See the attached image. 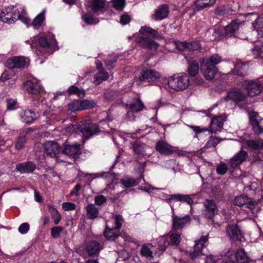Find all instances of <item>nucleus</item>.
<instances>
[{
	"label": "nucleus",
	"mask_w": 263,
	"mask_h": 263,
	"mask_svg": "<svg viewBox=\"0 0 263 263\" xmlns=\"http://www.w3.org/2000/svg\"><path fill=\"white\" fill-rule=\"evenodd\" d=\"M140 35L137 37V41L140 46L147 50H156L158 44L154 41L155 38L158 36L157 31L152 28L146 26L140 29Z\"/></svg>",
	"instance_id": "1"
},
{
	"label": "nucleus",
	"mask_w": 263,
	"mask_h": 263,
	"mask_svg": "<svg viewBox=\"0 0 263 263\" xmlns=\"http://www.w3.org/2000/svg\"><path fill=\"white\" fill-rule=\"evenodd\" d=\"M67 131L80 133L85 140L89 139L100 132L98 124L92 123L90 120L82 121L77 124H71L67 127Z\"/></svg>",
	"instance_id": "2"
},
{
	"label": "nucleus",
	"mask_w": 263,
	"mask_h": 263,
	"mask_svg": "<svg viewBox=\"0 0 263 263\" xmlns=\"http://www.w3.org/2000/svg\"><path fill=\"white\" fill-rule=\"evenodd\" d=\"M190 79L187 74L182 73L174 74L170 77L167 81L168 86L176 91H182L190 85Z\"/></svg>",
	"instance_id": "3"
},
{
	"label": "nucleus",
	"mask_w": 263,
	"mask_h": 263,
	"mask_svg": "<svg viewBox=\"0 0 263 263\" xmlns=\"http://www.w3.org/2000/svg\"><path fill=\"white\" fill-rule=\"evenodd\" d=\"M123 219L121 215H117L115 217V226L109 227L108 224L106 225V228L104 232L105 237L110 240H114L119 236L120 230L122 227Z\"/></svg>",
	"instance_id": "4"
},
{
	"label": "nucleus",
	"mask_w": 263,
	"mask_h": 263,
	"mask_svg": "<svg viewBox=\"0 0 263 263\" xmlns=\"http://www.w3.org/2000/svg\"><path fill=\"white\" fill-rule=\"evenodd\" d=\"M241 85L251 97L258 95L263 90V83L258 80H246L241 82Z\"/></svg>",
	"instance_id": "5"
},
{
	"label": "nucleus",
	"mask_w": 263,
	"mask_h": 263,
	"mask_svg": "<svg viewBox=\"0 0 263 263\" xmlns=\"http://www.w3.org/2000/svg\"><path fill=\"white\" fill-rule=\"evenodd\" d=\"M161 77L160 73L154 69L143 70L139 77V81L141 84L150 85L156 82Z\"/></svg>",
	"instance_id": "6"
},
{
	"label": "nucleus",
	"mask_w": 263,
	"mask_h": 263,
	"mask_svg": "<svg viewBox=\"0 0 263 263\" xmlns=\"http://www.w3.org/2000/svg\"><path fill=\"white\" fill-rule=\"evenodd\" d=\"M21 18L19 9H15L14 7H8L4 9L0 14L1 20L8 24H11Z\"/></svg>",
	"instance_id": "7"
},
{
	"label": "nucleus",
	"mask_w": 263,
	"mask_h": 263,
	"mask_svg": "<svg viewBox=\"0 0 263 263\" xmlns=\"http://www.w3.org/2000/svg\"><path fill=\"white\" fill-rule=\"evenodd\" d=\"M39 43L41 48H43L49 53H51L53 52V47L57 45V41L53 34L50 33L41 36L39 39Z\"/></svg>",
	"instance_id": "8"
},
{
	"label": "nucleus",
	"mask_w": 263,
	"mask_h": 263,
	"mask_svg": "<svg viewBox=\"0 0 263 263\" xmlns=\"http://www.w3.org/2000/svg\"><path fill=\"white\" fill-rule=\"evenodd\" d=\"M250 122L255 134L263 133V118L258 112H253L250 115Z\"/></svg>",
	"instance_id": "9"
},
{
	"label": "nucleus",
	"mask_w": 263,
	"mask_h": 263,
	"mask_svg": "<svg viewBox=\"0 0 263 263\" xmlns=\"http://www.w3.org/2000/svg\"><path fill=\"white\" fill-rule=\"evenodd\" d=\"M81 146L80 144L77 143L73 144L64 143L62 147L61 153L70 157L76 158L81 154Z\"/></svg>",
	"instance_id": "10"
},
{
	"label": "nucleus",
	"mask_w": 263,
	"mask_h": 263,
	"mask_svg": "<svg viewBox=\"0 0 263 263\" xmlns=\"http://www.w3.org/2000/svg\"><path fill=\"white\" fill-rule=\"evenodd\" d=\"M207 236H202L200 239L196 241L193 250L189 252L190 257L194 260L202 255V249L205 247V243L208 242Z\"/></svg>",
	"instance_id": "11"
},
{
	"label": "nucleus",
	"mask_w": 263,
	"mask_h": 263,
	"mask_svg": "<svg viewBox=\"0 0 263 263\" xmlns=\"http://www.w3.org/2000/svg\"><path fill=\"white\" fill-rule=\"evenodd\" d=\"M204 215L208 219H212L218 213V208L213 200L206 199L204 202Z\"/></svg>",
	"instance_id": "12"
},
{
	"label": "nucleus",
	"mask_w": 263,
	"mask_h": 263,
	"mask_svg": "<svg viewBox=\"0 0 263 263\" xmlns=\"http://www.w3.org/2000/svg\"><path fill=\"white\" fill-rule=\"evenodd\" d=\"M248 156V153L242 150V147L239 152L230 159L228 163L229 167L231 168H236L246 160Z\"/></svg>",
	"instance_id": "13"
},
{
	"label": "nucleus",
	"mask_w": 263,
	"mask_h": 263,
	"mask_svg": "<svg viewBox=\"0 0 263 263\" xmlns=\"http://www.w3.org/2000/svg\"><path fill=\"white\" fill-rule=\"evenodd\" d=\"M195 197V194H175L168 195L169 200H174L176 201L185 203L191 206L194 204Z\"/></svg>",
	"instance_id": "14"
},
{
	"label": "nucleus",
	"mask_w": 263,
	"mask_h": 263,
	"mask_svg": "<svg viewBox=\"0 0 263 263\" xmlns=\"http://www.w3.org/2000/svg\"><path fill=\"white\" fill-rule=\"evenodd\" d=\"M155 148L160 154L165 156L171 155L175 152L174 147L163 140H160L156 143Z\"/></svg>",
	"instance_id": "15"
},
{
	"label": "nucleus",
	"mask_w": 263,
	"mask_h": 263,
	"mask_svg": "<svg viewBox=\"0 0 263 263\" xmlns=\"http://www.w3.org/2000/svg\"><path fill=\"white\" fill-rule=\"evenodd\" d=\"M27 59L22 57H14L9 58L7 62L6 66L10 69L15 68H24L27 64Z\"/></svg>",
	"instance_id": "16"
},
{
	"label": "nucleus",
	"mask_w": 263,
	"mask_h": 263,
	"mask_svg": "<svg viewBox=\"0 0 263 263\" xmlns=\"http://www.w3.org/2000/svg\"><path fill=\"white\" fill-rule=\"evenodd\" d=\"M172 219L173 229L174 230L182 229L186 225L189 224L191 221V218L189 215H186L182 217L173 215Z\"/></svg>",
	"instance_id": "17"
},
{
	"label": "nucleus",
	"mask_w": 263,
	"mask_h": 263,
	"mask_svg": "<svg viewBox=\"0 0 263 263\" xmlns=\"http://www.w3.org/2000/svg\"><path fill=\"white\" fill-rule=\"evenodd\" d=\"M201 71L205 79L210 81L214 78L215 74L218 72V69L216 66L203 63L201 65Z\"/></svg>",
	"instance_id": "18"
},
{
	"label": "nucleus",
	"mask_w": 263,
	"mask_h": 263,
	"mask_svg": "<svg viewBox=\"0 0 263 263\" xmlns=\"http://www.w3.org/2000/svg\"><path fill=\"white\" fill-rule=\"evenodd\" d=\"M246 98V95L238 88H233L229 91L226 100L227 101L231 100L235 102L243 101Z\"/></svg>",
	"instance_id": "19"
},
{
	"label": "nucleus",
	"mask_w": 263,
	"mask_h": 263,
	"mask_svg": "<svg viewBox=\"0 0 263 263\" xmlns=\"http://www.w3.org/2000/svg\"><path fill=\"white\" fill-rule=\"evenodd\" d=\"M228 235L233 240L241 241L243 236L237 224L233 223L228 226L226 229Z\"/></svg>",
	"instance_id": "20"
},
{
	"label": "nucleus",
	"mask_w": 263,
	"mask_h": 263,
	"mask_svg": "<svg viewBox=\"0 0 263 263\" xmlns=\"http://www.w3.org/2000/svg\"><path fill=\"white\" fill-rule=\"evenodd\" d=\"M168 7L166 4L159 6L155 11L152 17L155 21H160L165 18L168 14Z\"/></svg>",
	"instance_id": "21"
},
{
	"label": "nucleus",
	"mask_w": 263,
	"mask_h": 263,
	"mask_svg": "<svg viewBox=\"0 0 263 263\" xmlns=\"http://www.w3.org/2000/svg\"><path fill=\"white\" fill-rule=\"evenodd\" d=\"M234 204L239 206L246 205L249 209L252 210L255 208L256 202L251 200L247 196H239L235 198Z\"/></svg>",
	"instance_id": "22"
},
{
	"label": "nucleus",
	"mask_w": 263,
	"mask_h": 263,
	"mask_svg": "<svg viewBox=\"0 0 263 263\" xmlns=\"http://www.w3.org/2000/svg\"><path fill=\"white\" fill-rule=\"evenodd\" d=\"M45 152L51 157H54L60 152V146L57 142L48 141L44 144Z\"/></svg>",
	"instance_id": "23"
},
{
	"label": "nucleus",
	"mask_w": 263,
	"mask_h": 263,
	"mask_svg": "<svg viewBox=\"0 0 263 263\" xmlns=\"http://www.w3.org/2000/svg\"><path fill=\"white\" fill-rule=\"evenodd\" d=\"M35 164L31 161L18 163L16 165V170L21 174L31 173L35 170Z\"/></svg>",
	"instance_id": "24"
},
{
	"label": "nucleus",
	"mask_w": 263,
	"mask_h": 263,
	"mask_svg": "<svg viewBox=\"0 0 263 263\" xmlns=\"http://www.w3.org/2000/svg\"><path fill=\"white\" fill-rule=\"evenodd\" d=\"M241 24V22H239L238 20H233L224 28L226 35L227 36H235Z\"/></svg>",
	"instance_id": "25"
},
{
	"label": "nucleus",
	"mask_w": 263,
	"mask_h": 263,
	"mask_svg": "<svg viewBox=\"0 0 263 263\" xmlns=\"http://www.w3.org/2000/svg\"><path fill=\"white\" fill-rule=\"evenodd\" d=\"M224 120L220 116L215 117L212 119L210 130L211 133H215L221 130L223 125Z\"/></svg>",
	"instance_id": "26"
},
{
	"label": "nucleus",
	"mask_w": 263,
	"mask_h": 263,
	"mask_svg": "<svg viewBox=\"0 0 263 263\" xmlns=\"http://www.w3.org/2000/svg\"><path fill=\"white\" fill-rule=\"evenodd\" d=\"M23 85L27 92L33 95L39 94L42 90V87L40 84L34 83L30 80L24 82Z\"/></svg>",
	"instance_id": "27"
},
{
	"label": "nucleus",
	"mask_w": 263,
	"mask_h": 263,
	"mask_svg": "<svg viewBox=\"0 0 263 263\" xmlns=\"http://www.w3.org/2000/svg\"><path fill=\"white\" fill-rule=\"evenodd\" d=\"M86 249L88 256H93L99 254L101 250L100 245L97 241H90L87 243Z\"/></svg>",
	"instance_id": "28"
},
{
	"label": "nucleus",
	"mask_w": 263,
	"mask_h": 263,
	"mask_svg": "<svg viewBox=\"0 0 263 263\" xmlns=\"http://www.w3.org/2000/svg\"><path fill=\"white\" fill-rule=\"evenodd\" d=\"M248 65L241 62H238L232 70V73L235 75L244 77L248 74Z\"/></svg>",
	"instance_id": "29"
},
{
	"label": "nucleus",
	"mask_w": 263,
	"mask_h": 263,
	"mask_svg": "<svg viewBox=\"0 0 263 263\" xmlns=\"http://www.w3.org/2000/svg\"><path fill=\"white\" fill-rule=\"evenodd\" d=\"M98 69L99 72L96 74L93 81V83L96 85H99L102 81L106 80L109 78L108 73L104 71L102 64H101L100 68L98 66Z\"/></svg>",
	"instance_id": "30"
},
{
	"label": "nucleus",
	"mask_w": 263,
	"mask_h": 263,
	"mask_svg": "<svg viewBox=\"0 0 263 263\" xmlns=\"http://www.w3.org/2000/svg\"><path fill=\"white\" fill-rule=\"evenodd\" d=\"M142 179H143V175L142 174L137 179H134L132 177H125L121 179V183L125 187L128 188L138 185Z\"/></svg>",
	"instance_id": "31"
},
{
	"label": "nucleus",
	"mask_w": 263,
	"mask_h": 263,
	"mask_svg": "<svg viewBox=\"0 0 263 263\" xmlns=\"http://www.w3.org/2000/svg\"><path fill=\"white\" fill-rule=\"evenodd\" d=\"M20 117L22 121L29 123L32 122L35 119L36 116L34 111L31 110L26 109L22 110L20 112Z\"/></svg>",
	"instance_id": "32"
},
{
	"label": "nucleus",
	"mask_w": 263,
	"mask_h": 263,
	"mask_svg": "<svg viewBox=\"0 0 263 263\" xmlns=\"http://www.w3.org/2000/svg\"><path fill=\"white\" fill-rule=\"evenodd\" d=\"M236 263H248L250 259L242 249H239L235 253Z\"/></svg>",
	"instance_id": "33"
},
{
	"label": "nucleus",
	"mask_w": 263,
	"mask_h": 263,
	"mask_svg": "<svg viewBox=\"0 0 263 263\" xmlns=\"http://www.w3.org/2000/svg\"><path fill=\"white\" fill-rule=\"evenodd\" d=\"M87 216L90 219H94L98 217L99 215V209L95 204L90 203L86 207Z\"/></svg>",
	"instance_id": "34"
},
{
	"label": "nucleus",
	"mask_w": 263,
	"mask_h": 263,
	"mask_svg": "<svg viewBox=\"0 0 263 263\" xmlns=\"http://www.w3.org/2000/svg\"><path fill=\"white\" fill-rule=\"evenodd\" d=\"M188 64L189 66L187 70L188 74L191 77L195 76L199 70L198 63L195 60H190L188 61Z\"/></svg>",
	"instance_id": "35"
},
{
	"label": "nucleus",
	"mask_w": 263,
	"mask_h": 263,
	"mask_svg": "<svg viewBox=\"0 0 263 263\" xmlns=\"http://www.w3.org/2000/svg\"><path fill=\"white\" fill-rule=\"evenodd\" d=\"M45 10H43L33 20L32 26L35 29H39L43 24L45 18Z\"/></svg>",
	"instance_id": "36"
},
{
	"label": "nucleus",
	"mask_w": 263,
	"mask_h": 263,
	"mask_svg": "<svg viewBox=\"0 0 263 263\" xmlns=\"http://www.w3.org/2000/svg\"><path fill=\"white\" fill-rule=\"evenodd\" d=\"M129 106L132 112L140 111L143 109L144 106L143 103L139 98L133 99Z\"/></svg>",
	"instance_id": "37"
},
{
	"label": "nucleus",
	"mask_w": 263,
	"mask_h": 263,
	"mask_svg": "<svg viewBox=\"0 0 263 263\" xmlns=\"http://www.w3.org/2000/svg\"><path fill=\"white\" fill-rule=\"evenodd\" d=\"M251 52L254 58L263 59V43L258 42L251 49Z\"/></svg>",
	"instance_id": "38"
},
{
	"label": "nucleus",
	"mask_w": 263,
	"mask_h": 263,
	"mask_svg": "<svg viewBox=\"0 0 263 263\" xmlns=\"http://www.w3.org/2000/svg\"><path fill=\"white\" fill-rule=\"evenodd\" d=\"M90 6L94 12L97 13L104 7L105 0H91Z\"/></svg>",
	"instance_id": "39"
},
{
	"label": "nucleus",
	"mask_w": 263,
	"mask_h": 263,
	"mask_svg": "<svg viewBox=\"0 0 263 263\" xmlns=\"http://www.w3.org/2000/svg\"><path fill=\"white\" fill-rule=\"evenodd\" d=\"M216 1V0H196L195 5L197 10H199L213 5Z\"/></svg>",
	"instance_id": "40"
},
{
	"label": "nucleus",
	"mask_w": 263,
	"mask_h": 263,
	"mask_svg": "<svg viewBox=\"0 0 263 263\" xmlns=\"http://www.w3.org/2000/svg\"><path fill=\"white\" fill-rule=\"evenodd\" d=\"M48 211L53 220L55 225H57L60 222L61 215L58 211L51 205H48Z\"/></svg>",
	"instance_id": "41"
},
{
	"label": "nucleus",
	"mask_w": 263,
	"mask_h": 263,
	"mask_svg": "<svg viewBox=\"0 0 263 263\" xmlns=\"http://www.w3.org/2000/svg\"><path fill=\"white\" fill-rule=\"evenodd\" d=\"M26 142V135L25 134H21L15 141V148L17 151L23 149Z\"/></svg>",
	"instance_id": "42"
},
{
	"label": "nucleus",
	"mask_w": 263,
	"mask_h": 263,
	"mask_svg": "<svg viewBox=\"0 0 263 263\" xmlns=\"http://www.w3.org/2000/svg\"><path fill=\"white\" fill-rule=\"evenodd\" d=\"M246 143L249 148L256 151L261 148L263 145L261 140H249L247 141Z\"/></svg>",
	"instance_id": "43"
},
{
	"label": "nucleus",
	"mask_w": 263,
	"mask_h": 263,
	"mask_svg": "<svg viewBox=\"0 0 263 263\" xmlns=\"http://www.w3.org/2000/svg\"><path fill=\"white\" fill-rule=\"evenodd\" d=\"M254 27L258 34L263 37V15L258 17L255 23H253Z\"/></svg>",
	"instance_id": "44"
},
{
	"label": "nucleus",
	"mask_w": 263,
	"mask_h": 263,
	"mask_svg": "<svg viewBox=\"0 0 263 263\" xmlns=\"http://www.w3.org/2000/svg\"><path fill=\"white\" fill-rule=\"evenodd\" d=\"M79 110H84L88 108H91L95 106V104L91 101L88 100H78Z\"/></svg>",
	"instance_id": "45"
},
{
	"label": "nucleus",
	"mask_w": 263,
	"mask_h": 263,
	"mask_svg": "<svg viewBox=\"0 0 263 263\" xmlns=\"http://www.w3.org/2000/svg\"><path fill=\"white\" fill-rule=\"evenodd\" d=\"M221 58L218 54H214L204 62L208 65L216 66L217 64L221 62Z\"/></svg>",
	"instance_id": "46"
},
{
	"label": "nucleus",
	"mask_w": 263,
	"mask_h": 263,
	"mask_svg": "<svg viewBox=\"0 0 263 263\" xmlns=\"http://www.w3.org/2000/svg\"><path fill=\"white\" fill-rule=\"evenodd\" d=\"M220 141L218 138L211 136L204 146L203 148L206 149L212 147H215Z\"/></svg>",
	"instance_id": "47"
},
{
	"label": "nucleus",
	"mask_w": 263,
	"mask_h": 263,
	"mask_svg": "<svg viewBox=\"0 0 263 263\" xmlns=\"http://www.w3.org/2000/svg\"><path fill=\"white\" fill-rule=\"evenodd\" d=\"M68 92L70 94H76L79 97L82 98L85 96V92L83 89H80L75 86H71L68 88Z\"/></svg>",
	"instance_id": "48"
},
{
	"label": "nucleus",
	"mask_w": 263,
	"mask_h": 263,
	"mask_svg": "<svg viewBox=\"0 0 263 263\" xmlns=\"http://www.w3.org/2000/svg\"><path fill=\"white\" fill-rule=\"evenodd\" d=\"M63 228L60 226H54L51 228V236L53 238L59 237L61 233L63 231Z\"/></svg>",
	"instance_id": "49"
},
{
	"label": "nucleus",
	"mask_w": 263,
	"mask_h": 263,
	"mask_svg": "<svg viewBox=\"0 0 263 263\" xmlns=\"http://www.w3.org/2000/svg\"><path fill=\"white\" fill-rule=\"evenodd\" d=\"M113 7L117 10L122 11L125 6V0H112Z\"/></svg>",
	"instance_id": "50"
},
{
	"label": "nucleus",
	"mask_w": 263,
	"mask_h": 263,
	"mask_svg": "<svg viewBox=\"0 0 263 263\" xmlns=\"http://www.w3.org/2000/svg\"><path fill=\"white\" fill-rule=\"evenodd\" d=\"M228 169L227 165L223 162H220L216 167V172L219 175H224L227 172Z\"/></svg>",
	"instance_id": "51"
},
{
	"label": "nucleus",
	"mask_w": 263,
	"mask_h": 263,
	"mask_svg": "<svg viewBox=\"0 0 263 263\" xmlns=\"http://www.w3.org/2000/svg\"><path fill=\"white\" fill-rule=\"evenodd\" d=\"M201 48V45L198 41L187 42V51H195Z\"/></svg>",
	"instance_id": "52"
},
{
	"label": "nucleus",
	"mask_w": 263,
	"mask_h": 263,
	"mask_svg": "<svg viewBox=\"0 0 263 263\" xmlns=\"http://www.w3.org/2000/svg\"><path fill=\"white\" fill-rule=\"evenodd\" d=\"M170 244V242L167 240L166 237H161L158 241L159 250L161 251H164Z\"/></svg>",
	"instance_id": "53"
},
{
	"label": "nucleus",
	"mask_w": 263,
	"mask_h": 263,
	"mask_svg": "<svg viewBox=\"0 0 263 263\" xmlns=\"http://www.w3.org/2000/svg\"><path fill=\"white\" fill-rule=\"evenodd\" d=\"M140 253L141 255L145 257H153V252L146 246H142Z\"/></svg>",
	"instance_id": "54"
},
{
	"label": "nucleus",
	"mask_w": 263,
	"mask_h": 263,
	"mask_svg": "<svg viewBox=\"0 0 263 263\" xmlns=\"http://www.w3.org/2000/svg\"><path fill=\"white\" fill-rule=\"evenodd\" d=\"M133 151L134 153L138 155H143V146L142 144L135 143L133 145Z\"/></svg>",
	"instance_id": "55"
},
{
	"label": "nucleus",
	"mask_w": 263,
	"mask_h": 263,
	"mask_svg": "<svg viewBox=\"0 0 263 263\" xmlns=\"http://www.w3.org/2000/svg\"><path fill=\"white\" fill-rule=\"evenodd\" d=\"M170 244L173 245H177L179 243L180 241V236L179 234L172 233L170 236Z\"/></svg>",
	"instance_id": "56"
},
{
	"label": "nucleus",
	"mask_w": 263,
	"mask_h": 263,
	"mask_svg": "<svg viewBox=\"0 0 263 263\" xmlns=\"http://www.w3.org/2000/svg\"><path fill=\"white\" fill-rule=\"evenodd\" d=\"M175 46L177 49L180 51H185L187 50V42H175Z\"/></svg>",
	"instance_id": "57"
},
{
	"label": "nucleus",
	"mask_w": 263,
	"mask_h": 263,
	"mask_svg": "<svg viewBox=\"0 0 263 263\" xmlns=\"http://www.w3.org/2000/svg\"><path fill=\"white\" fill-rule=\"evenodd\" d=\"M83 21L88 24H96L98 21H95L92 15L89 14H85L82 16Z\"/></svg>",
	"instance_id": "58"
},
{
	"label": "nucleus",
	"mask_w": 263,
	"mask_h": 263,
	"mask_svg": "<svg viewBox=\"0 0 263 263\" xmlns=\"http://www.w3.org/2000/svg\"><path fill=\"white\" fill-rule=\"evenodd\" d=\"M106 201V197L102 195H98L95 197V203L97 205L101 206L105 203Z\"/></svg>",
	"instance_id": "59"
},
{
	"label": "nucleus",
	"mask_w": 263,
	"mask_h": 263,
	"mask_svg": "<svg viewBox=\"0 0 263 263\" xmlns=\"http://www.w3.org/2000/svg\"><path fill=\"white\" fill-rule=\"evenodd\" d=\"M76 204L71 202H64L62 203V208L64 211L73 210L76 209Z\"/></svg>",
	"instance_id": "60"
},
{
	"label": "nucleus",
	"mask_w": 263,
	"mask_h": 263,
	"mask_svg": "<svg viewBox=\"0 0 263 263\" xmlns=\"http://www.w3.org/2000/svg\"><path fill=\"white\" fill-rule=\"evenodd\" d=\"M17 103V101L16 99H9L7 100V107L8 110H13L15 108V106Z\"/></svg>",
	"instance_id": "61"
},
{
	"label": "nucleus",
	"mask_w": 263,
	"mask_h": 263,
	"mask_svg": "<svg viewBox=\"0 0 263 263\" xmlns=\"http://www.w3.org/2000/svg\"><path fill=\"white\" fill-rule=\"evenodd\" d=\"M29 230V225L28 223L25 222L20 225L18 228V231L21 234H26Z\"/></svg>",
	"instance_id": "62"
},
{
	"label": "nucleus",
	"mask_w": 263,
	"mask_h": 263,
	"mask_svg": "<svg viewBox=\"0 0 263 263\" xmlns=\"http://www.w3.org/2000/svg\"><path fill=\"white\" fill-rule=\"evenodd\" d=\"M68 109L71 111L80 110L78 100L74 101L71 103H69L68 104Z\"/></svg>",
	"instance_id": "63"
},
{
	"label": "nucleus",
	"mask_w": 263,
	"mask_h": 263,
	"mask_svg": "<svg viewBox=\"0 0 263 263\" xmlns=\"http://www.w3.org/2000/svg\"><path fill=\"white\" fill-rule=\"evenodd\" d=\"M20 9L19 11L21 13V18L18 20H21L22 21L26 24H29L30 23V20L22 16V15L25 13L24 7L21 6Z\"/></svg>",
	"instance_id": "64"
}]
</instances>
